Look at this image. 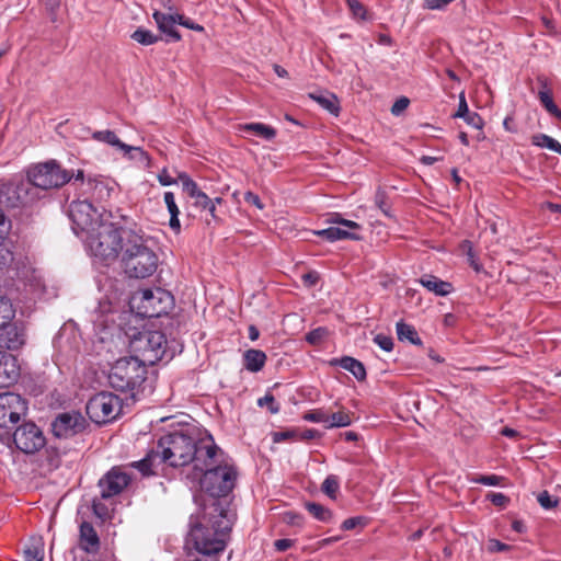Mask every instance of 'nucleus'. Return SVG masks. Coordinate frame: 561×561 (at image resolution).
I'll return each mask as SVG.
<instances>
[{"label": "nucleus", "instance_id": "1a4fd4ad", "mask_svg": "<svg viewBox=\"0 0 561 561\" xmlns=\"http://www.w3.org/2000/svg\"><path fill=\"white\" fill-rule=\"evenodd\" d=\"M130 348L135 356L148 365L162 359H171L168 354L165 335L160 331H142L130 340Z\"/></svg>", "mask_w": 561, "mask_h": 561}, {"label": "nucleus", "instance_id": "ea45409f", "mask_svg": "<svg viewBox=\"0 0 561 561\" xmlns=\"http://www.w3.org/2000/svg\"><path fill=\"white\" fill-rule=\"evenodd\" d=\"M260 407H267L271 413L275 414L279 411V405L276 403L275 398L272 394H265L263 398L257 400Z\"/></svg>", "mask_w": 561, "mask_h": 561}, {"label": "nucleus", "instance_id": "e2e57ef3", "mask_svg": "<svg viewBox=\"0 0 561 561\" xmlns=\"http://www.w3.org/2000/svg\"><path fill=\"white\" fill-rule=\"evenodd\" d=\"M293 542L289 539H278L274 542L276 550L286 551L291 547Z\"/></svg>", "mask_w": 561, "mask_h": 561}, {"label": "nucleus", "instance_id": "58836bf2", "mask_svg": "<svg viewBox=\"0 0 561 561\" xmlns=\"http://www.w3.org/2000/svg\"><path fill=\"white\" fill-rule=\"evenodd\" d=\"M350 11L355 19L366 20V9L358 0H346Z\"/></svg>", "mask_w": 561, "mask_h": 561}, {"label": "nucleus", "instance_id": "37998d69", "mask_svg": "<svg viewBox=\"0 0 561 561\" xmlns=\"http://www.w3.org/2000/svg\"><path fill=\"white\" fill-rule=\"evenodd\" d=\"M537 500L539 504L546 510L553 508L558 505V501L553 500L547 491L539 493Z\"/></svg>", "mask_w": 561, "mask_h": 561}, {"label": "nucleus", "instance_id": "052dcab7", "mask_svg": "<svg viewBox=\"0 0 561 561\" xmlns=\"http://www.w3.org/2000/svg\"><path fill=\"white\" fill-rule=\"evenodd\" d=\"M479 483L484 485H499L501 478L497 476H482L477 480Z\"/></svg>", "mask_w": 561, "mask_h": 561}, {"label": "nucleus", "instance_id": "69168bd1", "mask_svg": "<svg viewBox=\"0 0 561 561\" xmlns=\"http://www.w3.org/2000/svg\"><path fill=\"white\" fill-rule=\"evenodd\" d=\"M339 540H341V536H333V537H328V538H324L320 541V545L322 547H325V546H330L334 542H337Z\"/></svg>", "mask_w": 561, "mask_h": 561}, {"label": "nucleus", "instance_id": "774afa93", "mask_svg": "<svg viewBox=\"0 0 561 561\" xmlns=\"http://www.w3.org/2000/svg\"><path fill=\"white\" fill-rule=\"evenodd\" d=\"M260 332L254 325L249 327V339L255 341L259 339Z\"/></svg>", "mask_w": 561, "mask_h": 561}, {"label": "nucleus", "instance_id": "7ed1b4c3", "mask_svg": "<svg viewBox=\"0 0 561 561\" xmlns=\"http://www.w3.org/2000/svg\"><path fill=\"white\" fill-rule=\"evenodd\" d=\"M199 454V463L196 471L201 489L216 501L227 497L234 489L238 480V470L234 462L216 444L209 449L204 447Z\"/></svg>", "mask_w": 561, "mask_h": 561}, {"label": "nucleus", "instance_id": "864d4df0", "mask_svg": "<svg viewBox=\"0 0 561 561\" xmlns=\"http://www.w3.org/2000/svg\"><path fill=\"white\" fill-rule=\"evenodd\" d=\"M178 19H179V24L182 25V26H185V27H187L190 30H194V31H197V32L204 31V27L202 25L194 23L192 20L186 19L182 14H179Z\"/></svg>", "mask_w": 561, "mask_h": 561}, {"label": "nucleus", "instance_id": "f704fd0d", "mask_svg": "<svg viewBox=\"0 0 561 561\" xmlns=\"http://www.w3.org/2000/svg\"><path fill=\"white\" fill-rule=\"evenodd\" d=\"M339 489H340L339 478L333 474L328 476L321 486L322 492L324 494H327L332 500L336 499Z\"/></svg>", "mask_w": 561, "mask_h": 561}, {"label": "nucleus", "instance_id": "79ce46f5", "mask_svg": "<svg viewBox=\"0 0 561 561\" xmlns=\"http://www.w3.org/2000/svg\"><path fill=\"white\" fill-rule=\"evenodd\" d=\"M374 342L383 351L390 352L393 347V341L390 336L383 334H377L374 337Z\"/></svg>", "mask_w": 561, "mask_h": 561}, {"label": "nucleus", "instance_id": "680f3d73", "mask_svg": "<svg viewBox=\"0 0 561 561\" xmlns=\"http://www.w3.org/2000/svg\"><path fill=\"white\" fill-rule=\"evenodd\" d=\"M183 190L192 197L195 198L202 191L198 188L196 182L193 180L190 183H185Z\"/></svg>", "mask_w": 561, "mask_h": 561}, {"label": "nucleus", "instance_id": "a19ab883", "mask_svg": "<svg viewBox=\"0 0 561 561\" xmlns=\"http://www.w3.org/2000/svg\"><path fill=\"white\" fill-rule=\"evenodd\" d=\"M325 334H327V330L325 329L318 328V329L312 330L311 332H309L306 335V340L310 344L316 345V344H319L324 339Z\"/></svg>", "mask_w": 561, "mask_h": 561}, {"label": "nucleus", "instance_id": "cd10ccee", "mask_svg": "<svg viewBox=\"0 0 561 561\" xmlns=\"http://www.w3.org/2000/svg\"><path fill=\"white\" fill-rule=\"evenodd\" d=\"M396 329H397L398 339L400 341H409L410 343H412L414 345L422 344V341H421L416 330L411 324H408L403 321H399L396 324Z\"/></svg>", "mask_w": 561, "mask_h": 561}, {"label": "nucleus", "instance_id": "c03bdc74", "mask_svg": "<svg viewBox=\"0 0 561 561\" xmlns=\"http://www.w3.org/2000/svg\"><path fill=\"white\" fill-rule=\"evenodd\" d=\"M410 104V100L405 96L398 99L391 106V114L399 116Z\"/></svg>", "mask_w": 561, "mask_h": 561}, {"label": "nucleus", "instance_id": "ddd939ff", "mask_svg": "<svg viewBox=\"0 0 561 561\" xmlns=\"http://www.w3.org/2000/svg\"><path fill=\"white\" fill-rule=\"evenodd\" d=\"M16 448L25 454H34L45 446L43 432L32 422L23 423L11 435Z\"/></svg>", "mask_w": 561, "mask_h": 561}, {"label": "nucleus", "instance_id": "f03ea898", "mask_svg": "<svg viewBox=\"0 0 561 561\" xmlns=\"http://www.w3.org/2000/svg\"><path fill=\"white\" fill-rule=\"evenodd\" d=\"M215 442L210 435L195 438L187 433L174 432L162 436L157 449L150 450L146 457L130 466L138 469L142 476L156 473V469L168 463L171 467H182L193 462L196 470L199 463V454L204 447L211 448Z\"/></svg>", "mask_w": 561, "mask_h": 561}, {"label": "nucleus", "instance_id": "a18cd8bd", "mask_svg": "<svg viewBox=\"0 0 561 561\" xmlns=\"http://www.w3.org/2000/svg\"><path fill=\"white\" fill-rule=\"evenodd\" d=\"M469 247H468V251H467V260H468V263L469 265L477 272V273H480L483 271V266L482 264L478 261L471 245L469 244V242H466Z\"/></svg>", "mask_w": 561, "mask_h": 561}, {"label": "nucleus", "instance_id": "c85d7f7f", "mask_svg": "<svg viewBox=\"0 0 561 561\" xmlns=\"http://www.w3.org/2000/svg\"><path fill=\"white\" fill-rule=\"evenodd\" d=\"M240 130L253 133L256 136L264 138L266 140L273 139L276 135V130L273 127L262 123L244 124L240 126Z\"/></svg>", "mask_w": 561, "mask_h": 561}, {"label": "nucleus", "instance_id": "de8ad7c7", "mask_svg": "<svg viewBox=\"0 0 561 561\" xmlns=\"http://www.w3.org/2000/svg\"><path fill=\"white\" fill-rule=\"evenodd\" d=\"M364 525H365L364 518L356 516V517H351V518L345 519L341 525V529L352 530V529L356 528L357 526H364Z\"/></svg>", "mask_w": 561, "mask_h": 561}, {"label": "nucleus", "instance_id": "39448f33", "mask_svg": "<svg viewBox=\"0 0 561 561\" xmlns=\"http://www.w3.org/2000/svg\"><path fill=\"white\" fill-rule=\"evenodd\" d=\"M129 231H121L113 222H101L95 231L87 234L85 243L91 254L101 261H114L123 252L125 237Z\"/></svg>", "mask_w": 561, "mask_h": 561}, {"label": "nucleus", "instance_id": "7c9ffc66", "mask_svg": "<svg viewBox=\"0 0 561 561\" xmlns=\"http://www.w3.org/2000/svg\"><path fill=\"white\" fill-rule=\"evenodd\" d=\"M14 318V309L9 299L0 297V328L7 329V325Z\"/></svg>", "mask_w": 561, "mask_h": 561}, {"label": "nucleus", "instance_id": "f3484780", "mask_svg": "<svg viewBox=\"0 0 561 561\" xmlns=\"http://www.w3.org/2000/svg\"><path fill=\"white\" fill-rule=\"evenodd\" d=\"M179 13H163L154 11L152 18L157 23L160 32L165 34L167 42L181 41V34L175 30V24H179Z\"/></svg>", "mask_w": 561, "mask_h": 561}, {"label": "nucleus", "instance_id": "20e7f679", "mask_svg": "<svg viewBox=\"0 0 561 561\" xmlns=\"http://www.w3.org/2000/svg\"><path fill=\"white\" fill-rule=\"evenodd\" d=\"M121 262L129 277L147 278L156 273L159 257L144 236L129 231L125 237Z\"/></svg>", "mask_w": 561, "mask_h": 561}, {"label": "nucleus", "instance_id": "0e129e2a", "mask_svg": "<svg viewBox=\"0 0 561 561\" xmlns=\"http://www.w3.org/2000/svg\"><path fill=\"white\" fill-rule=\"evenodd\" d=\"M294 435V433L286 431V432H276L273 434V440L275 443L284 442L288 438H290Z\"/></svg>", "mask_w": 561, "mask_h": 561}, {"label": "nucleus", "instance_id": "0eeeda50", "mask_svg": "<svg viewBox=\"0 0 561 561\" xmlns=\"http://www.w3.org/2000/svg\"><path fill=\"white\" fill-rule=\"evenodd\" d=\"M27 178L36 192V188L49 190L62 186L72 178L75 181L83 182L84 173L78 170L77 174H73V172L62 169L55 160H50L32 167L27 172Z\"/></svg>", "mask_w": 561, "mask_h": 561}, {"label": "nucleus", "instance_id": "9b49d317", "mask_svg": "<svg viewBox=\"0 0 561 561\" xmlns=\"http://www.w3.org/2000/svg\"><path fill=\"white\" fill-rule=\"evenodd\" d=\"M122 409V400L111 392H100L87 403L88 415L99 424L115 420L121 414Z\"/></svg>", "mask_w": 561, "mask_h": 561}, {"label": "nucleus", "instance_id": "bf43d9fd", "mask_svg": "<svg viewBox=\"0 0 561 561\" xmlns=\"http://www.w3.org/2000/svg\"><path fill=\"white\" fill-rule=\"evenodd\" d=\"M195 205L201 207L202 209H206L208 205H210V198L204 193L201 192L197 194V196L194 198Z\"/></svg>", "mask_w": 561, "mask_h": 561}, {"label": "nucleus", "instance_id": "a211bd4d", "mask_svg": "<svg viewBox=\"0 0 561 561\" xmlns=\"http://www.w3.org/2000/svg\"><path fill=\"white\" fill-rule=\"evenodd\" d=\"M19 377V367L15 358L0 351V388L8 387L15 382Z\"/></svg>", "mask_w": 561, "mask_h": 561}, {"label": "nucleus", "instance_id": "c9c22d12", "mask_svg": "<svg viewBox=\"0 0 561 561\" xmlns=\"http://www.w3.org/2000/svg\"><path fill=\"white\" fill-rule=\"evenodd\" d=\"M327 221L333 225L345 227L347 229L360 228V226L357 222L342 218V216L339 213L330 214Z\"/></svg>", "mask_w": 561, "mask_h": 561}, {"label": "nucleus", "instance_id": "e433bc0d", "mask_svg": "<svg viewBox=\"0 0 561 561\" xmlns=\"http://www.w3.org/2000/svg\"><path fill=\"white\" fill-rule=\"evenodd\" d=\"M8 335L10 336L13 333V337L8 339L7 347L8 348H18L24 343L23 334L18 331V329L14 327L8 328L7 331Z\"/></svg>", "mask_w": 561, "mask_h": 561}, {"label": "nucleus", "instance_id": "dca6fc26", "mask_svg": "<svg viewBox=\"0 0 561 561\" xmlns=\"http://www.w3.org/2000/svg\"><path fill=\"white\" fill-rule=\"evenodd\" d=\"M129 483V476L119 469L111 470L100 480L102 497H112L121 493Z\"/></svg>", "mask_w": 561, "mask_h": 561}, {"label": "nucleus", "instance_id": "3c124183", "mask_svg": "<svg viewBox=\"0 0 561 561\" xmlns=\"http://www.w3.org/2000/svg\"><path fill=\"white\" fill-rule=\"evenodd\" d=\"M488 548H489V551H491V552H504V551H508L511 549V547L508 545L503 543L497 539H490Z\"/></svg>", "mask_w": 561, "mask_h": 561}, {"label": "nucleus", "instance_id": "423d86ee", "mask_svg": "<svg viewBox=\"0 0 561 561\" xmlns=\"http://www.w3.org/2000/svg\"><path fill=\"white\" fill-rule=\"evenodd\" d=\"M147 365L136 356L119 358L111 368L108 382L116 390H135L147 378Z\"/></svg>", "mask_w": 561, "mask_h": 561}, {"label": "nucleus", "instance_id": "b1692460", "mask_svg": "<svg viewBox=\"0 0 561 561\" xmlns=\"http://www.w3.org/2000/svg\"><path fill=\"white\" fill-rule=\"evenodd\" d=\"M538 82L541 85V90L538 92V99L541 105L550 115L557 118H561V110H559V107L554 104L552 100L551 92L548 89L547 79L543 77H538Z\"/></svg>", "mask_w": 561, "mask_h": 561}, {"label": "nucleus", "instance_id": "338daca9", "mask_svg": "<svg viewBox=\"0 0 561 561\" xmlns=\"http://www.w3.org/2000/svg\"><path fill=\"white\" fill-rule=\"evenodd\" d=\"M440 158H437V157H431V156H423L421 158V162L423 164H426V165H432L434 164L436 161H439Z\"/></svg>", "mask_w": 561, "mask_h": 561}, {"label": "nucleus", "instance_id": "6e6552de", "mask_svg": "<svg viewBox=\"0 0 561 561\" xmlns=\"http://www.w3.org/2000/svg\"><path fill=\"white\" fill-rule=\"evenodd\" d=\"M173 296L160 288H148L135 293L130 299V307L144 318H158L173 307Z\"/></svg>", "mask_w": 561, "mask_h": 561}, {"label": "nucleus", "instance_id": "a878e982", "mask_svg": "<svg viewBox=\"0 0 561 561\" xmlns=\"http://www.w3.org/2000/svg\"><path fill=\"white\" fill-rule=\"evenodd\" d=\"M243 360L247 370L257 373L264 367L266 355L263 351L251 348L243 354Z\"/></svg>", "mask_w": 561, "mask_h": 561}, {"label": "nucleus", "instance_id": "aec40b11", "mask_svg": "<svg viewBox=\"0 0 561 561\" xmlns=\"http://www.w3.org/2000/svg\"><path fill=\"white\" fill-rule=\"evenodd\" d=\"M80 547L89 553L96 552L100 547L99 536L88 522L80 525Z\"/></svg>", "mask_w": 561, "mask_h": 561}, {"label": "nucleus", "instance_id": "72a5a7b5", "mask_svg": "<svg viewBox=\"0 0 561 561\" xmlns=\"http://www.w3.org/2000/svg\"><path fill=\"white\" fill-rule=\"evenodd\" d=\"M307 511L320 522H329L332 517V512L318 503H307Z\"/></svg>", "mask_w": 561, "mask_h": 561}, {"label": "nucleus", "instance_id": "4be33fe9", "mask_svg": "<svg viewBox=\"0 0 561 561\" xmlns=\"http://www.w3.org/2000/svg\"><path fill=\"white\" fill-rule=\"evenodd\" d=\"M308 96L331 114L339 115L340 104L335 94L327 90H322L311 92L308 94Z\"/></svg>", "mask_w": 561, "mask_h": 561}, {"label": "nucleus", "instance_id": "473e14b6", "mask_svg": "<svg viewBox=\"0 0 561 561\" xmlns=\"http://www.w3.org/2000/svg\"><path fill=\"white\" fill-rule=\"evenodd\" d=\"M352 423L350 413L345 411H339L336 413L329 414V422H327L325 428L333 427H345Z\"/></svg>", "mask_w": 561, "mask_h": 561}, {"label": "nucleus", "instance_id": "6e6d98bb", "mask_svg": "<svg viewBox=\"0 0 561 561\" xmlns=\"http://www.w3.org/2000/svg\"><path fill=\"white\" fill-rule=\"evenodd\" d=\"M158 181L161 185L163 186H169V185H172V184H175L176 183V180L173 179L167 169H163L159 174H158Z\"/></svg>", "mask_w": 561, "mask_h": 561}, {"label": "nucleus", "instance_id": "9d476101", "mask_svg": "<svg viewBox=\"0 0 561 561\" xmlns=\"http://www.w3.org/2000/svg\"><path fill=\"white\" fill-rule=\"evenodd\" d=\"M27 405L24 399L14 392L0 393V442L11 440V431L25 416Z\"/></svg>", "mask_w": 561, "mask_h": 561}, {"label": "nucleus", "instance_id": "603ef678", "mask_svg": "<svg viewBox=\"0 0 561 561\" xmlns=\"http://www.w3.org/2000/svg\"><path fill=\"white\" fill-rule=\"evenodd\" d=\"M244 201L255 206L257 209L262 210L264 208V204L261 202L259 195L254 194L253 192H245L244 193Z\"/></svg>", "mask_w": 561, "mask_h": 561}, {"label": "nucleus", "instance_id": "f8f14e48", "mask_svg": "<svg viewBox=\"0 0 561 561\" xmlns=\"http://www.w3.org/2000/svg\"><path fill=\"white\" fill-rule=\"evenodd\" d=\"M69 217L73 224V231L76 234H80L81 232H85L88 234L91 231H95L101 222H107L102 219L99 211L88 201L71 203Z\"/></svg>", "mask_w": 561, "mask_h": 561}, {"label": "nucleus", "instance_id": "13d9d810", "mask_svg": "<svg viewBox=\"0 0 561 561\" xmlns=\"http://www.w3.org/2000/svg\"><path fill=\"white\" fill-rule=\"evenodd\" d=\"M375 201H376L377 206L381 209V211H382L386 216L391 217V215H390V213H389V210H388V207H387V205H386V202H385V193H382V192H378V193L376 194V198H375Z\"/></svg>", "mask_w": 561, "mask_h": 561}, {"label": "nucleus", "instance_id": "412c9836", "mask_svg": "<svg viewBox=\"0 0 561 561\" xmlns=\"http://www.w3.org/2000/svg\"><path fill=\"white\" fill-rule=\"evenodd\" d=\"M356 229H347L342 226L337 227H329L327 229L316 230L313 233L327 239L328 241H337V240H359L360 237L355 233Z\"/></svg>", "mask_w": 561, "mask_h": 561}, {"label": "nucleus", "instance_id": "4d7b16f0", "mask_svg": "<svg viewBox=\"0 0 561 561\" xmlns=\"http://www.w3.org/2000/svg\"><path fill=\"white\" fill-rule=\"evenodd\" d=\"M468 113H470V111L468 108V104H467L465 94L460 93V95H459V106H458L457 113L455 114V117H462V116H465Z\"/></svg>", "mask_w": 561, "mask_h": 561}, {"label": "nucleus", "instance_id": "09e8293b", "mask_svg": "<svg viewBox=\"0 0 561 561\" xmlns=\"http://www.w3.org/2000/svg\"><path fill=\"white\" fill-rule=\"evenodd\" d=\"M461 118H463L468 125H470L477 129H480L483 126L482 118L474 112H470V113L466 114L465 116H462Z\"/></svg>", "mask_w": 561, "mask_h": 561}, {"label": "nucleus", "instance_id": "2f4dec72", "mask_svg": "<svg viewBox=\"0 0 561 561\" xmlns=\"http://www.w3.org/2000/svg\"><path fill=\"white\" fill-rule=\"evenodd\" d=\"M131 38L141 45L148 46L157 43L161 37L151 31L139 27L131 34Z\"/></svg>", "mask_w": 561, "mask_h": 561}, {"label": "nucleus", "instance_id": "4468645a", "mask_svg": "<svg viewBox=\"0 0 561 561\" xmlns=\"http://www.w3.org/2000/svg\"><path fill=\"white\" fill-rule=\"evenodd\" d=\"M36 199V192L32 183L18 182L3 185L0 191V203L7 207L15 208L32 204Z\"/></svg>", "mask_w": 561, "mask_h": 561}, {"label": "nucleus", "instance_id": "4c0bfd02", "mask_svg": "<svg viewBox=\"0 0 561 561\" xmlns=\"http://www.w3.org/2000/svg\"><path fill=\"white\" fill-rule=\"evenodd\" d=\"M304 419L309 422L323 423L325 426L327 422H329V414L325 411L318 409L305 414Z\"/></svg>", "mask_w": 561, "mask_h": 561}, {"label": "nucleus", "instance_id": "49530a36", "mask_svg": "<svg viewBox=\"0 0 561 561\" xmlns=\"http://www.w3.org/2000/svg\"><path fill=\"white\" fill-rule=\"evenodd\" d=\"M25 560L24 561H43V550L38 547L27 548L24 552Z\"/></svg>", "mask_w": 561, "mask_h": 561}, {"label": "nucleus", "instance_id": "5701e85b", "mask_svg": "<svg viewBox=\"0 0 561 561\" xmlns=\"http://www.w3.org/2000/svg\"><path fill=\"white\" fill-rule=\"evenodd\" d=\"M330 364L332 366H340L350 371L359 381L366 378V369L364 365L353 357L344 356L342 358H334Z\"/></svg>", "mask_w": 561, "mask_h": 561}, {"label": "nucleus", "instance_id": "2eb2a0df", "mask_svg": "<svg viewBox=\"0 0 561 561\" xmlns=\"http://www.w3.org/2000/svg\"><path fill=\"white\" fill-rule=\"evenodd\" d=\"M85 427V420L79 412H65L57 415L51 423V431L56 437L68 438Z\"/></svg>", "mask_w": 561, "mask_h": 561}, {"label": "nucleus", "instance_id": "8fccbe9b", "mask_svg": "<svg viewBox=\"0 0 561 561\" xmlns=\"http://www.w3.org/2000/svg\"><path fill=\"white\" fill-rule=\"evenodd\" d=\"M10 228H11L10 220L7 219V217L4 216L2 210L0 209V244L2 243V241L8 236L9 231H10Z\"/></svg>", "mask_w": 561, "mask_h": 561}, {"label": "nucleus", "instance_id": "393cba45", "mask_svg": "<svg viewBox=\"0 0 561 561\" xmlns=\"http://www.w3.org/2000/svg\"><path fill=\"white\" fill-rule=\"evenodd\" d=\"M420 283L424 286L428 291H433L438 296H447L453 290V285L448 282L442 280L434 275H424Z\"/></svg>", "mask_w": 561, "mask_h": 561}, {"label": "nucleus", "instance_id": "5fc2aeb1", "mask_svg": "<svg viewBox=\"0 0 561 561\" xmlns=\"http://www.w3.org/2000/svg\"><path fill=\"white\" fill-rule=\"evenodd\" d=\"M489 500L494 504L495 506H505L508 502V499L503 493H491L488 495Z\"/></svg>", "mask_w": 561, "mask_h": 561}, {"label": "nucleus", "instance_id": "c756f323", "mask_svg": "<svg viewBox=\"0 0 561 561\" xmlns=\"http://www.w3.org/2000/svg\"><path fill=\"white\" fill-rule=\"evenodd\" d=\"M531 142L537 147L547 148L553 152L561 154V144L546 134L534 135L531 137Z\"/></svg>", "mask_w": 561, "mask_h": 561}, {"label": "nucleus", "instance_id": "6ab92c4d", "mask_svg": "<svg viewBox=\"0 0 561 561\" xmlns=\"http://www.w3.org/2000/svg\"><path fill=\"white\" fill-rule=\"evenodd\" d=\"M92 138L96 141L107 144L112 147H115L118 150H122L125 154H128L130 151H138L141 154L144 151L140 147L129 146L119 140L116 134L112 130H98L92 134Z\"/></svg>", "mask_w": 561, "mask_h": 561}, {"label": "nucleus", "instance_id": "bb28decb", "mask_svg": "<svg viewBox=\"0 0 561 561\" xmlns=\"http://www.w3.org/2000/svg\"><path fill=\"white\" fill-rule=\"evenodd\" d=\"M165 206L168 208V211L170 214V228L175 231L180 232L181 230V224L179 220L180 209L175 203V197L172 192H165L163 196Z\"/></svg>", "mask_w": 561, "mask_h": 561}, {"label": "nucleus", "instance_id": "f257e3e1", "mask_svg": "<svg viewBox=\"0 0 561 561\" xmlns=\"http://www.w3.org/2000/svg\"><path fill=\"white\" fill-rule=\"evenodd\" d=\"M233 519L226 500L206 502L202 511L191 517L188 542L203 557H218L226 548Z\"/></svg>", "mask_w": 561, "mask_h": 561}]
</instances>
